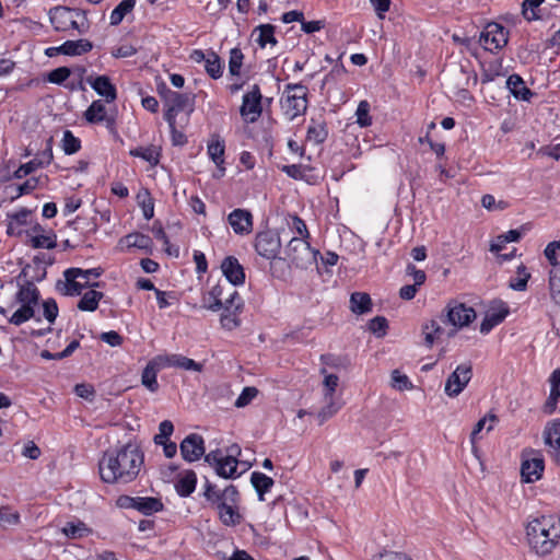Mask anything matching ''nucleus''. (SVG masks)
Segmentation results:
<instances>
[{
  "mask_svg": "<svg viewBox=\"0 0 560 560\" xmlns=\"http://www.w3.org/2000/svg\"><path fill=\"white\" fill-rule=\"evenodd\" d=\"M144 464V454L136 443L107 451L98 462L101 479L106 483L126 485L133 481Z\"/></svg>",
  "mask_w": 560,
  "mask_h": 560,
  "instance_id": "obj_1",
  "label": "nucleus"
},
{
  "mask_svg": "<svg viewBox=\"0 0 560 560\" xmlns=\"http://www.w3.org/2000/svg\"><path fill=\"white\" fill-rule=\"evenodd\" d=\"M526 536L537 555H548L560 539V520L550 515L535 518L527 524Z\"/></svg>",
  "mask_w": 560,
  "mask_h": 560,
  "instance_id": "obj_2",
  "label": "nucleus"
},
{
  "mask_svg": "<svg viewBox=\"0 0 560 560\" xmlns=\"http://www.w3.org/2000/svg\"><path fill=\"white\" fill-rule=\"evenodd\" d=\"M49 19L58 32H78L83 34L89 30V21L83 11L67 7H56L49 11Z\"/></svg>",
  "mask_w": 560,
  "mask_h": 560,
  "instance_id": "obj_3",
  "label": "nucleus"
},
{
  "mask_svg": "<svg viewBox=\"0 0 560 560\" xmlns=\"http://www.w3.org/2000/svg\"><path fill=\"white\" fill-rule=\"evenodd\" d=\"M160 94L162 95L167 107L164 114V118L168 125H175L176 117L179 113L186 112L187 116H189L194 112V94L172 91L165 84H163L162 89H160Z\"/></svg>",
  "mask_w": 560,
  "mask_h": 560,
  "instance_id": "obj_4",
  "label": "nucleus"
},
{
  "mask_svg": "<svg viewBox=\"0 0 560 560\" xmlns=\"http://www.w3.org/2000/svg\"><path fill=\"white\" fill-rule=\"evenodd\" d=\"M103 273L102 268H91V269H81V268H69L65 270L63 277L65 281H59L57 283L58 290L69 296L79 295L81 294L82 290L90 287H100L98 282H88V281H81L80 277H85L86 275H93V277L96 279Z\"/></svg>",
  "mask_w": 560,
  "mask_h": 560,
  "instance_id": "obj_5",
  "label": "nucleus"
},
{
  "mask_svg": "<svg viewBox=\"0 0 560 560\" xmlns=\"http://www.w3.org/2000/svg\"><path fill=\"white\" fill-rule=\"evenodd\" d=\"M307 88L303 84H288L281 97V108L289 120L303 115L307 108Z\"/></svg>",
  "mask_w": 560,
  "mask_h": 560,
  "instance_id": "obj_6",
  "label": "nucleus"
},
{
  "mask_svg": "<svg viewBox=\"0 0 560 560\" xmlns=\"http://www.w3.org/2000/svg\"><path fill=\"white\" fill-rule=\"evenodd\" d=\"M475 318V310L457 301L447 303L442 314V322L453 326V329L448 332V337L454 336L458 329L468 326Z\"/></svg>",
  "mask_w": 560,
  "mask_h": 560,
  "instance_id": "obj_7",
  "label": "nucleus"
},
{
  "mask_svg": "<svg viewBox=\"0 0 560 560\" xmlns=\"http://www.w3.org/2000/svg\"><path fill=\"white\" fill-rule=\"evenodd\" d=\"M521 459L522 480L527 483L539 480L545 469L541 452L534 448H525L522 451Z\"/></svg>",
  "mask_w": 560,
  "mask_h": 560,
  "instance_id": "obj_8",
  "label": "nucleus"
},
{
  "mask_svg": "<svg viewBox=\"0 0 560 560\" xmlns=\"http://www.w3.org/2000/svg\"><path fill=\"white\" fill-rule=\"evenodd\" d=\"M205 462L212 466L218 476L225 479H235L241 472H237V458L224 456L221 450H214L205 455Z\"/></svg>",
  "mask_w": 560,
  "mask_h": 560,
  "instance_id": "obj_9",
  "label": "nucleus"
},
{
  "mask_svg": "<svg viewBox=\"0 0 560 560\" xmlns=\"http://www.w3.org/2000/svg\"><path fill=\"white\" fill-rule=\"evenodd\" d=\"M509 33L495 22L488 23L479 35V44L490 52H497L506 46Z\"/></svg>",
  "mask_w": 560,
  "mask_h": 560,
  "instance_id": "obj_10",
  "label": "nucleus"
},
{
  "mask_svg": "<svg viewBox=\"0 0 560 560\" xmlns=\"http://www.w3.org/2000/svg\"><path fill=\"white\" fill-rule=\"evenodd\" d=\"M262 95L260 88L257 84L250 86V89L243 95L242 105L240 107L241 117L246 122H255L259 119L262 113Z\"/></svg>",
  "mask_w": 560,
  "mask_h": 560,
  "instance_id": "obj_11",
  "label": "nucleus"
},
{
  "mask_svg": "<svg viewBox=\"0 0 560 560\" xmlns=\"http://www.w3.org/2000/svg\"><path fill=\"white\" fill-rule=\"evenodd\" d=\"M254 246L259 256L273 260L278 258L282 245L279 235L268 230L257 233Z\"/></svg>",
  "mask_w": 560,
  "mask_h": 560,
  "instance_id": "obj_12",
  "label": "nucleus"
},
{
  "mask_svg": "<svg viewBox=\"0 0 560 560\" xmlns=\"http://www.w3.org/2000/svg\"><path fill=\"white\" fill-rule=\"evenodd\" d=\"M318 250H313L310 243L304 238L292 237L287 247V255L296 267H305L307 262L316 259Z\"/></svg>",
  "mask_w": 560,
  "mask_h": 560,
  "instance_id": "obj_13",
  "label": "nucleus"
},
{
  "mask_svg": "<svg viewBox=\"0 0 560 560\" xmlns=\"http://www.w3.org/2000/svg\"><path fill=\"white\" fill-rule=\"evenodd\" d=\"M472 377L471 364H459L454 372L450 374L445 382L444 392L448 397H457L467 386Z\"/></svg>",
  "mask_w": 560,
  "mask_h": 560,
  "instance_id": "obj_14",
  "label": "nucleus"
},
{
  "mask_svg": "<svg viewBox=\"0 0 560 560\" xmlns=\"http://www.w3.org/2000/svg\"><path fill=\"white\" fill-rule=\"evenodd\" d=\"M83 117L89 124H105L109 131H114L116 128V117L107 110L105 101H93L84 112Z\"/></svg>",
  "mask_w": 560,
  "mask_h": 560,
  "instance_id": "obj_15",
  "label": "nucleus"
},
{
  "mask_svg": "<svg viewBox=\"0 0 560 560\" xmlns=\"http://www.w3.org/2000/svg\"><path fill=\"white\" fill-rule=\"evenodd\" d=\"M238 495L234 500L224 499L214 509L218 512L220 522L225 526H237L242 522V515L237 508Z\"/></svg>",
  "mask_w": 560,
  "mask_h": 560,
  "instance_id": "obj_16",
  "label": "nucleus"
},
{
  "mask_svg": "<svg viewBox=\"0 0 560 560\" xmlns=\"http://www.w3.org/2000/svg\"><path fill=\"white\" fill-rule=\"evenodd\" d=\"M180 454L186 462L198 460L205 454V441L201 435L191 433L180 443Z\"/></svg>",
  "mask_w": 560,
  "mask_h": 560,
  "instance_id": "obj_17",
  "label": "nucleus"
},
{
  "mask_svg": "<svg viewBox=\"0 0 560 560\" xmlns=\"http://www.w3.org/2000/svg\"><path fill=\"white\" fill-rule=\"evenodd\" d=\"M228 222L237 235H247L253 231V215L248 210L235 209L228 215Z\"/></svg>",
  "mask_w": 560,
  "mask_h": 560,
  "instance_id": "obj_18",
  "label": "nucleus"
},
{
  "mask_svg": "<svg viewBox=\"0 0 560 560\" xmlns=\"http://www.w3.org/2000/svg\"><path fill=\"white\" fill-rule=\"evenodd\" d=\"M86 82L100 96L104 98L105 103H113L116 101V86L107 75H90L88 77Z\"/></svg>",
  "mask_w": 560,
  "mask_h": 560,
  "instance_id": "obj_19",
  "label": "nucleus"
},
{
  "mask_svg": "<svg viewBox=\"0 0 560 560\" xmlns=\"http://www.w3.org/2000/svg\"><path fill=\"white\" fill-rule=\"evenodd\" d=\"M221 269L231 284L241 285L245 282L244 268L234 256L225 257L221 264Z\"/></svg>",
  "mask_w": 560,
  "mask_h": 560,
  "instance_id": "obj_20",
  "label": "nucleus"
},
{
  "mask_svg": "<svg viewBox=\"0 0 560 560\" xmlns=\"http://www.w3.org/2000/svg\"><path fill=\"white\" fill-rule=\"evenodd\" d=\"M51 160V138H49L46 142V148L43 150V152L38 154L35 159L31 160L30 162L22 164L20 168L14 173V175H19L20 172H23L24 175H30L31 173L38 171L43 166L50 164Z\"/></svg>",
  "mask_w": 560,
  "mask_h": 560,
  "instance_id": "obj_21",
  "label": "nucleus"
},
{
  "mask_svg": "<svg viewBox=\"0 0 560 560\" xmlns=\"http://www.w3.org/2000/svg\"><path fill=\"white\" fill-rule=\"evenodd\" d=\"M203 494H205L207 501L214 508L224 499H230L233 501L234 498L238 495V491H237L236 487H234L232 485L226 487L223 491H220L215 488V486H213L212 483H210L207 480L206 485H205V493Z\"/></svg>",
  "mask_w": 560,
  "mask_h": 560,
  "instance_id": "obj_22",
  "label": "nucleus"
},
{
  "mask_svg": "<svg viewBox=\"0 0 560 560\" xmlns=\"http://www.w3.org/2000/svg\"><path fill=\"white\" fill-rule=\"evenodd\" d=\"M121 500L129 501L130 508H132L145 515H150V514L159 512L163 509L162 502L156 498L124 497Z\"/></svg>",
  "mask_w": 560,
  "mask_h": 560,
  "instance_id": "obj_23",
  "label": "nucleus"
},
{
  "mask_svg": "<svg viewBox=\"0 0 560 560\" xmlns=\"http://www.w3.org/2000/svg\"><path fill=\"white\" fill-rule=\"evenodd\" d=\"M231 289L226 283H217L207 294L203 295L202 302L208 310L219 311L223 307L224 291Z\"/></svg>",
  "mask_w": 560,
  "mask_h": 560,
  "instance_id": "obj_24",
  "label": "nucleus"
},
{
  "mask_svg": "<svg viewBox=\"0 0 560 560\" xmlns=\"http://www.w3.org/2000/svg\"><path fill=\"white\" fill-rule=\"evenodd\" d=\"M119 245L124 249L138 248L149 250L152 247V240L145 234L135 232L122 237L119 241Z\"/></svg>",
  "mask_w": 560,
  "mask_h": 560,
  "instance_id": "obj_25",
  "label": "nucleus"
},
{
  "mask_svg": "<svg viewBox=\"0 0 560 560\" xmlns=\"http://www.w3.org/2000/svg\"><path fill=\"white\" fill-rule=\"evenodd\" d=\"M225 150V142L219 135H211L207 151L210 156V159L213 161V163L219 167L220 171H224V168L221 166L224 162L223 155Z\"/></svg>",
  "mask_w": 560,
  "mask_h": 560,
  "instance_id": "obj_26",
  "label": "nucleus"
},
{
  "mask_svg": "<svg viewBox=\"0 0 560 560\" xmlns=\"http://www.w3.org/2000/svg\"><path fill=\"white\" fill-rule=\"evenodd\" d=\"M509 314V310L506 306L501 305L497 310H492L487 313L486 317L481 322L480 332L488 334L492 328L502 323Z\"/></svg>",
  "mask_w": 560,
  "mask_h": 560,
  "instance_id": "obj_27",
  "label": "nucleus"
},
{
  "mask_svg": "<svg viewBox=\"0 0 560 560\" xmlns=\"http://www.w3.org/2000/svg\"><path fill=\"white\" fill-rule=\"evenodd\" d=\"M253 35L255 37V42L259 45V47L265 48L268 45L271 47L276 46L277 39L275 36V26L271 24H261L258 25L254 32Z\"/></svg>",
  "mask_w": 560,
  "mask_h": 560,
  "instance_id": "obj_28",
  "label": "nucleus"
},
{
  "mask_svg": "<svg viewBox=\"0 0 560 560\" xmlns=\"http://www.w3.org/2000/svg\"><path fill=\"white\" fill-rule=\"evenodd\" d=\"M506 86L514 97L522 101H528L533 94L518 74L510 75L506 80Z\"/></svg>",
  "mask_w": 560,
  "mask_h": 560,
  "instance_id": "obj_29",
  "label": "nucleus"
},
{
  "mask_svg": "<svg viewBox=\"0 0 560 560\" xmlns=\"http://www.w3.org/2000/svg\"><path fill=\"white\" fill-rule=\"evenodd\" d=\"M58 51L67 56H78L92 49V44L86 39L67 40L59 46Z\"/></svg>",
  "mask_w": 560,
  "mask_h": 560,
  "instance_id": "obj_30",
  "label": "nucleus"
},
{
  "mask_svg": "<svg viewBox=\"0 0 560 560\" xmlns=\"http://www.w3.org/2000/svg\"><path fill=\"white\" fill-rule=\"evenodd\" d=\"M250 482L258 494L259 501H265V493L269 492L275 483L272 478L259 471L252 472Z\"/></svg>",
  "mask_w": 560,
  "mask_h": 560,
  "instance_id": "obj_31",
  "label": "nucleus"
},
{
  "mask_svg": "<svg viewBox=\"0 0 560 560\" xmlns=\"http://www.w3.org/2000/svg\"><path fill=\"white\" fill-rule=\"evenodd\" d=\"M15 296L20 304L28 305L34 308L38 303L39 292L33 283H27L20 288Z\"/></svg>",
  "mask_w": 560,
  "mask_h": 560,
  "instance_id": "obj_32",
  "label": "nucleus"
},
{
  "mask_svg": "<svg viewBox=\"0 0 560 560\" xmlns=\"http://www.w3.org/2000/svg\"><path fill=\"white\" fill-rule=\"evenodd\" d=\"M549 271V293L551 300L560 305V260L553 261Z\"/></svg>",
  "mask_w": 560,
  "mask_h": 560,
  "instance_id": "obj_33",
  "label": "nucleus"
},
{
  "mask_svg": "<svg viewBox=\"0 0 560 560\" xmlns=\"http://www.w3.org/2000/svg\"><path fill=\"white\" fill-rule=\"evenodd\" d=\"M197 476L192 470H187L175 483V489L180 497L190 495L196 488Z\"/></svg>",
  "mask_w": 560,
  "mask_h": 560,
  "instance_id": "obj_34",
  "label": "nucleus"
},
{
  "mask_svg": "<svg viewBox=\"0 0 560 560\" xmlns=\"http://www.w3.org/2000/svg\"><path fill=\"white\" fill-rule=\"evenodd\" d=\"M31 212L21 210L9 215L8 234L21 235L24 230L23 226L27 223Z\"/></svg>",
  "mask_w": 560,
  "mask_h": 560,
  "instance_id": "obj_35",
  "label": "nucleus"
},
{
  "mask_svg": "<svg viewBox=\"0 0 560 560\" xmlns=\"http://www.w3.org/2000/svg\"><path fill=\"white\" fill-rule=\"evenodd\" d=\"M328 136V130L324 121L312 119L306 133V140L314 144L323 143Z\"/></svg>",
  "mask_w": 560,
  "mask_h": 560,
  "instance_id": "obj_36",
  "label": "nucleus"
},
{
  "mask_svg": "<svg viewBox=\"0 0 560 560\" xmlns=\"http://www.w3.org/2000/svg\"><path fill=\"white\" fill-rule=\"evenodd\" d=\"M444 329L438 320L431 319L422 326V335L424 336V345L431 348L434 342L441 338Z\"/></svg>",
  "mask_w": 560,
  "mask_h": 560,
  "instance_id": "obj_37",
  "label": "nucleus"
},
{
  "mask_svg": "<svg viewBox=\"0 0 560 560\" xmlns=\"http://www.w3.org/2000/svg\"><path fill=\"white\" fill-rule=\"evenodd\" d=\"M62 534L71 539H80L89 536L92 530L81 521H71L61 528Z\"/></svg>",
  "mask_w": 560,
  "mask_h": 560,
  "instance_id": "obj_38",
  "label": "nucleus"
},
{
  "mask_svg": "<svg viewBox=\"0 0 560 560\" xmlns=\"http://www.w3.org/2000/svg\"><path fill=\"white\" fill-rule=\"evenodd\" d=\"M545 443L555 451L560 450V419L547 424L544 431Z\"/></svg>",
  "mask_w": 560,
  "mask_h": 560,
  "instance_id": "obj_39",
  "label": "nucleus"
},
{
  "mask_svg": "<svg viewBox=\"0 0 560 560\" xmlns=\"http://www.w3.org/2000/svg\"><path fill=\"white\" fill-rule=\"evenodd\" d=\"M159 372L160 371L151 363V361L148 362L142 371L141 383L151 393H156L160 388L156 378Z\"/></svg>",
  "mask_w": 560,
  "mask_h": 560,
  "instance_id": "obj_40",
  "label": "nucleus"
},
{
  "mask_svg": "<svg viewBox=\"0 0 560 560\" xmlns=\"http://www.w3.org/2000/svg\"><path fill=\"white\" fill-rule=\"evenodd\" d=\"M103 298V293L95 290L86 291L78 303V308L83 312H94L98 307V303Z\"/></svg>",
  "mask_w": 560,
  "mask_h": 560,
  "instance_id": "obj_41",
  "label": "nucleus"
},
{
  "mask_svg": "<svg viewBox=\"0 0 560 560\" xmlns=\"http://www.w3.org/2000/svg\"><path fill=\"white\" fill-rule=\"evenodd\" d=\"M371 298L368 293L355 292L350 298V308L355 314H364L371 310Z\"/></svg>",
  "mask_w": 560,
  "mask_h": 560,
  "instance_id": "obj_42",
  "label": "nucleus"
},
{
  "mask_svg": "<svg viewBox=\"0 0 560 560\" xmlns=\"http://www.w3.org/2000/svg\"><path fill=\"white\" fill-rule=\"evenodd\" d=\"M20 514L9 505L0 506V525L3 528H12L20 524Z\"/></svg>",
  "mask_w": 560,
  "mask_h": 560,
  "instance_id": "obj_43",
  "label": "nucleus"
},
{
  "mask_svg": "<svg viewBox=\"0 0 560 560\" xmlns=\"http://www.w3.org/2000/svg\"><path fill=\"white\" fill-rule=\"evenodd\" d=\"M136 5V0H122L110 13L112 25H118Z\"/></svg>",
  "mask_w": 560,
  "mask_h": 560,
  "instance_id": "obj_44",
  "label": "nucleus"
},
{
  "mask_svg": "<svg viewBox=\"0 0 560 560\" xmlns=\"http://www.w3.org/2000/svg\"><path fill=\"white\" fill-rule=\"evenodd\" d=\"M131 155L147 162L149 166H154L159 163L160 153L155 147H144L132 150Z\"/></svg>",
  "mask_w": 560,
  "mask_h": 560,
  "instance_id": "obj_45",
  "label": "nucleus"
},
{
  "mask_svg": "<svg viewBox=\"0 0 560 560\" xmlns=\"http://www.w3.org/2000/svg\"><path fill=\"white\" fill-rule=\"evenodd\" d=\"M205 69L212 79H219L222 77L223 67L220 57L215 52L208 51Z\"/></svg>",
  "mask_w": 560,
  "mask_h": 560,
  "instance_id": "obj_46",
  "label": "nucleus"
},
{
  "mask_svg": "<svg viewBox=\"0 0 560 560\" xmlns=\"http://www.w3.org/2000/svg\"><path fill=\"white\" fill-rule=\"evenodd\" d=\"M497 421H498L497 416L490 413V415L483 417L482 419H480L476 423V425L470 434V442H471L474 448H475V443L478 439V434L485 429L486 424L488 423L487 432H490L493 429Z\"/></svg>",
  "mask_w": 560,
  "mask_h": 560,
  "instance_id": "obj_47",
  "label": "nucleus"
},
{
  "mask_svg": "<svg viewBox=\"0 0 560 560\" xmlns=\"http://www.w3.org/2000/svg\"><path fill=\"white\" fill-rule=\"evenodd\" d=\"M370 103L365 100L361 101L355 110L357 124L362 127H369L372 125V117L370 115Z\"/></svg>",
  "mask_w": 560,
  "mask_h": 560,
  "instance_id": "obj_48",
  "label": "nucleus"
},
{
  "mask_svg": "<svg viewBox=\"0 0 560 560\" xmlns=\"http://www.w3.org/2000/svg\"><path fill=\"white\" fill-rule=\"evenodd\" d=\"M173 368H178L186 371L201 372L202 364L185 355L173 353Z\"/></svg>",
  "mask_w": 560,
  "mask_h": 560,
  "instance_id": "obj_49",
  "label": "nucleus"
},
{
  "mask_svg": "<svg viewBox=\"0 0 560 560\" xmlns=\"http://www.w3.org/2000/svg\"><path fill=\"white\" fill-rule=\"evenodd\" d=\"M61 147L67 154H73L81 148V141L70 130L63 131Z\"/></svg>",
  "mask_w": 560,
  "mask_h": 560,
  "instance_id": "obj_50",
  "label": "nucleus"
},
{
  "mask_svg": "<svg viewBox=\"0 0 560 560\" xmlns=\"http://www.w3.org/2000/svg\"><path fill=\"white\" fill-rule=\"evenodd\" d=\"M138 203L142 208L143 217L150 220L154 215V205L148 190L140 191L137 195Z\"/></svg>",
  "mask_w": 560,
  "mask_h": 560,
  "instance_id": "obj_51",
  "label": "nucleus"
},
{
  "mask_svg": "<svg viewBox=\"0 0 560 560\" xmlns=\"http://www.w3.org/2000/svg\"><path fill=\"white\" fill-rule=\"evenodd\" d=\"M530 275L526 271L524 265L517 267V277L510 280V287L515 291H524L527 288V282Z\"/></svg>",
  "mask_w": 560,
  "mask_h": 560,
  "instance_id": "obj_52",
  "label": "nucleus"
},
{
  "mask_svg": "<svg viewBox=\"0 0 560 560\" xmlns=\"http://www.w3.org/2000/svg\"><path fill=\"white\" fill-rule=\"evenodd\" d=\"M390 385L397 390H408L412 388V383L406 374L400 373L399 370H394L390 375Z\"/></svg>",
  "mask_w": 560,
  "mask_h": 560,
  "instance_id": "obj_53",
  "label": "nucleus"
},
{
  "mask_svg": "<svg viewBox=\"0 0 560 560\" xmlns=\"http://www.w3.org/2000/svg\"><path fill=\"white\" fill-rule=\"evenodd\" d=\"M34 316V308L28 305H22L18 308L12 316L9 318V322L13 325L20 326L23 323L27 322Z\"/></svg>",
  "mask_w": 560,
  "mask_h": 560,
  "instance_id": "obj_54",
  "label": "nucleus"
},
{
  "mask_svg": "<svg viewBox=\"0 0 560 560\" xmlns=\"http://www.w3.org/2000/svg\"><path fill=\"white\" fill-rule=\"evenodd\" d=\"M243 59L244 55L240 48L231 49L229 60V72L231 75H240Z\"/></svg>",
  "mask_w": 560,
  "mask_h": 560,
  "instance_id": "obj_55",
  "label": "nucleus"
},
{
  "mask_svg": "<svg viewBox=\"0 0 560 560\" xmlns=\"http://www.w3.org/2000/svg\"><path fill=\"white\" fill-rule=\"evenodd\" d=\"M326 399L328 400L327 405L324 406L319 410V412L317 413V418H318L319 424H323L328 419L334 417L339 411V409L341 408V405L336 402V401H334L332 398H326Z\"/></svg>",
  "mask_w": 560,
  "mask_h": 560,
  "instance_id": "obj_56",
  "label": "nucleus"
},
{
  "mask_svg": "<svg viewBox=\"0 0 560 560\" xmlns=\"http://www.w3.org/2000/svg\"><path fill=\"white\" fill-rule=\"evenodd\" d=\"M258 395V389L253 386L244 387L237 399L235 400V407L243 408L249 405L254 398Z\"/></svg>",
  "mask_w": 560,
  "mask_h": 560,
  "instance_id": "obj_57",
  "label": "nucleus"
},
{
  "mask_svg": "<svg viewBox=\"0 0 560 560\" xmlns=\"http://www.w3.org/2000/svg\"><path fill=\"white\" fill-rule=\"evenodd\" d=\"M220 322L222 327L228 330L236 328L240 325V320L237 318V311L225 308V312L221 315Z\"/></svg>",
  "mask_w": 560,
  "mask_h": 560,
  "instance_id": "obj_58",
  "label": "nucleus"
},
{
  "mask_svg": "<svg viewBox=\"0 0 560 560\" xmlns=\"http://www.w3.org/2000/svg\"><path fill=\"white\" fill-rule=\"evenodd\" d=\"M174 431V425L170 420H164L159 425V433L154 436L155 444H162L168 441Z\"/></svg>",
  "mask_w": 560,
  "mask_h": 560,
  "instance_id": "obj_59",
  "label": "nucleus"
},
{
  "mask_svg": "<svg viewBox=\"0 0 560 560\" xmlns=\"http://www.w3.org/2000/svg\"><path fill=\"white\" fill-rule=\"evenodd\" d=\"M544 0H524L523 1V15L527 21L538 19L535 9L538 8Z\"/></svg>",
  "mask_w": 560,
  "mask_h": 560,
  "instance_id": "obj_60",
  "label": "nucleus"
},
{
  "mask_svg": "<svg viewBox=\"0 0 560 560\" xmlns=\"http://www.w3.org/2000/svg\"><path fill=\"white\" fill-rule=\"evenodd\" d=\"M228 290L230 292H229L228 298L224 299L223 306L225 308H231V310L240 311L243 307V302H242V299H241L240 294L237 293L236 290H234L232 288L228 289Z\"/></svg>",
  "mask_w": 560,
  "mask_h": 560,
  "instance_id": "obj_61",
  "label": "nucleus"
},
{
  "mask_svg": "<svg viewBox=\"0 0 560 560\" xmlns=\"http://www.w3.org/2000/svg\"><path fill=\"white\" fill-rule=\"evenodd\" d=\"M386 328L387 320L385 317L376 316L369 322V329L378 337H382L386 334Z\"/></svg>",
  "mask_w": 560,
  "mask_h": 560,
  "instance_id": "obj_62",
  "label": "nucleus"
},
{
  "mask_svg": "<svg viewBox=\"0 0 560 560\" xmlns=\"http://www.w3.org/2000/svg\"><path fill=\"white\" fill-rule=\"evenodd\" d=\"M70 77V70L66 67L54 69L48 74V80L55 84H61Z\"/></svg>",
  "mask_w": 560,
  "mask_h": 560,
  "instance_id": "obj_63",
  "label": "nucleus"
},
{
  "mask_svg": "<svg viewBox=\"0 0 560 560\" xmlns=\"http://www.w3.org/2000/svg\"><path fill=\"white\" fill-rule=\"evenodd\" d=\"M544 253L550 262L560 261V240L550 242Z\"/></svg>",
  "mask_w": 560,
  "mask_h": 560,
  "instance_id": "obj_64",
  "label": "nucleus"
}]
</instances>
